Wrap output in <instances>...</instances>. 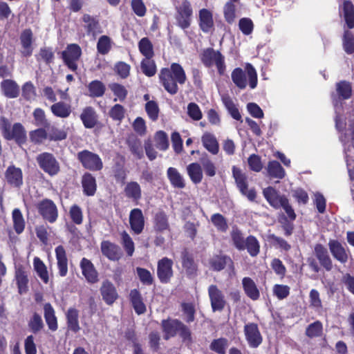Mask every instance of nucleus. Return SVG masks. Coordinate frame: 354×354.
Wrapping results in <instances>:
<instances>
[{
	"instance_id": "nucleus-26",
	"label": "nucleus",
	"mask_w": 354,
	"mask_h": 354,
	"mask_svg": "<svg viewBox=\"0 0 354 354\" xmlns=\"http://www.w3.org/2000/svg\"><path fill=\"white\" fill-rule=\"evenodd\" d=\"M82 274L88 283H94L98 281V274L91 261L83 258L80 262Z\"/></svg>"
},
{
	"instance_id": "nucleus-44",
	"label": "nucleus",
	"mask_w": 354,
	"mask_h": 354,
	"mask_svg": "<svg viewBox=\"0 0 354 354\" xmlns=\"http://www.w3.org/2000/svg\"><path fill=\"white\" fill-rule=\"evenodd\" d=\"M187 174L194 184L200 183L203 180V169L201 165L198 162H192L187 167Z\"/></svg>"
},
{
	"instance_id": "nucleus-50",
	"label": "nucleus",
	"mask_w": 354,
	"mask_h": 354,
	"mask_svg": "<svg viewBox=\"0 0 354 354\" xmlns=\"http://www.w3.org/2000/svg\"><path fill=\"white\" fill-rule=\"evenodd\" d=\"M31 142L35 145H41L48 140L47 131L45 127H40L29 132Z\"/></svg>"
},
{
	"instance_id": "nucleus-1",
	"label": "nucleus",
	"mask_w": 354,
	"mask_h": 354,
	"mask_svg": "<svg viewBox=\"0 0 354 354\" xmlns=\"http://www.w3.org/2000/svg\"><path fill=\"white\" fill-rule=\"evenodd\" d=\"M158 77L165 90L172 95L178 92V84H184L187 80L185 71L178 63H172L169 68H161Z\"/></svg>"
},
{
	"instance_id": "nucleus-64",
	"label": "nucleus",
	"mask_w": 354,
	"mask_h": 354,
	"mask_svg": "<svg viewBox=\"0 0 354 354\" xmlns=\"http://www.w3.org/2000/svg\"><path fill=\"white\" fill-rule=\"evenodd\" d=\"M21 95L26 101H30L36 96V89L32 82H25L21 88Z\"/></svg>"
},
{
	"instance_id": "nucleus-54",
	"label": "nucleus",
	"mask_w": 354,
	"mask_h": 354,
	"mask_svg": "<svg viewBox=\"0 0 354 354\" xmlns=\"http://www.w3.org/2000/svg\"><path fill=\"white\" fill-rule=\"evenodd\" d=\"M145 109L149 118L152 122H156L158 119L160 109L156 101L151 100L147 102Z\"/></svg>"
},
{
	"instance_id": "nucleus-38",
	"label": "nucleus",
	"mask_w": 354,
	"mask_h": 354,
	"mask_svg": "<svg viewBox=\"0 0 354 354\" xmlns=\"http://www.w3.org/2000/svg\"><path fill=\"white\" fill-rule=\"evenodd\" d=\"M45 128L49 141L58 142L64 140L67 138V131L63 129H59L55 125H51L50 123Z\"/></svg>"
},
{
	"instance_id": "nucleus-13",
	"label": "nucleus",
	"mask_w": 354,
	"mask_h": 354,
	"mask_svg": "<svg viewBox=\"0 0 354 354\" xmlns=\"http://www.w3.org/2000/svg\"><path fill=\"white\" fill-rule=\"evenodd\" d=\"M39 213L44 220L55 221L57 218V209L54 202L50 199H44L37 205Z\"/></svg>"
},
{
	"instance_id": "nucleus-20",
	"label": "nucleus",
	"mask_w": 354,
	"mask_h": 354,
	"mask_svg": "<svg viewBox=\"0 0 354 354\" xmlns=\"http://www.w3.org/2000/svg\"><path fill=\"white\" fill-rule=\"evenodd\" d=\"M314 254L320 265L328 272L333 269V261L327 249L322 244L317 243L314 247Z\"/></svg>"
},
{
	"instance_id": "nucleus-49",
	"label": "nucleus",
	"mask_w": 354,
	"mask_h": 354,
	"mask_svg": "<svg viewBox=\"0 0 354 354\" xmlns=\"http://www.w3.org/2000/svg\"><path fill=\"white\" fill-rule=\"evenodd\" d=\"M140 68L143 74L147 77H153L157 72V67L153 57H145L140 63Z\"/></svg>"
},
{
	"instance_id": "nucleus-34",
	"label": "nucleus",
	"mask_w": 354,
	"mask_h": 354,
	"mask_svg": "<svg viewBox=\"0 0 354 354\" xmlns=\"http://www.w3.org/2000/svg\"><path fill=\"white\" fill-rule=\"evenodd\" d=\"M211 268L215 271H221L226 266H228L234 270V263L230 257L227 256H215L212 257L209 261Z\"/></svg>"
},
{
	"instance_id": "nucleus-63",
	"label": "nucleus",
	"mask_w": 354,
	"mask_h": 354,
	"mask_svg": "<svg viewBox=\"0 0 354 354\" xmlns=\"http://www.w3.org/2000/svg\"><path fill=\"white\" fill-rule=\"evenodd\" d=\"M109 86L113 95L116 96L120 101H124L128 95V91L124 86L119 83H112L110 84Z\"/></svg>"
},
{
	"instance_id": "nucleus-3",
	"label": "nucleus",
	"mask_w": 354,
	"mask_h": 354,
	"mask_svg": "<svg viewBox=\"0 0 354 354\" xmlns=\"http://www.w3.org/2000/svg\"><path fill=\"white\" fill-rule=\"evenodd\" d=\"M0 131L3 138L6 140H14L19 146H22L27 141L26 131L20 122L11 124L9 119L0 117Z\"/></svg>"
},
{
	"instance_id": "nucleus-25",
	"label": "nucleus",
	"mask_w": 354,
	"mask_h": 354,
	"mask_svg": "<svg viewBox=\"0 0 354 354\" xmlns=\"http://www.w3.org/2000/svg\"><path fill=\"white\" fill-rule=\"evenodd\" d=\"M198 25L203 32L207 33L214 28L213 15L210 10L203 8L199 10Z\"/></svg>"
},
{
	"instance_id": "nucleus-24",
	"label": "nucleus",
	"mask_w": 354,
	"mask_h": 354,
	"mask_svg": "<svg viewBox=\"0 0 354 354\" xmlns=\"http://www.w3.org/2000/svg\"><path fill=\"white\" fill-rule=\"evenodd\" d=\"M180 321L176 319H163L161 327L164 333V339L167 340L176 335L179 330Z\"/></svg>"
},
{
	"instance_id": "nucleus-6",
	"label": "nucleus",
	"mask_w": 354,
	"mask_h": 354,
	"mask_svg": "<svg viewBox=\"0 0 354 354\" xmlns=\"http://www.w3.org/2000/svg\"><path fill=\"white\" fill-rule=\"evenodd\" d=\"M232 176L240 193L247 197L249 201H254L257 197V192L254 187L248 189V176L245 173L236 166L232 167Z\"/></svg>"
},
{
	"instance_id": "nucleus-57",
	"label": "nucleus",
	"mask_w": 354,
	"mask_h": 354,
	"mask_svg": "<svg viewBox=\"0 0 354 354\" xmlns=\"http://www.w3.org/2000/svg\"><path fill=\"white\" fill-rule=\"evenodd\" d=\"M32 116L35 121L34 124L37 127H46L50 123L46 118L45 111L41 108L35 109Z\"/></svg>"
},
{
	"instance_id": "nucleus-10",
	"label": "nucleus",
	"mask_w": 354,
	"mask_h": 354,
	"mask_svg": "<svg viewBox=\"0 0 354 354\" xmlns=\"http://www.w3.org/2000/svg\"><path fill=\"white\" fill-rule=\"evenodd\" d=\"M193 10L188 0H183L181 4L177 8L176 19L177 25L182 29H187L190 26L191 17Z\"/></svg>"
},
{
	"instance_id": "nucleus-39",
	"label": "nucleus",
	"mask_w": 354,
	"mask_h": 354,
	"mask_svg": "<svg viewBox=\"0 0 354 354\" xmlns=\"http://www.w3.org/2000/svg\"><path fill=\"white\" fill-rule=\"evenodd\" d=\"M44 318L46 322L52 331H55L58 328L57 319L55 316V312L50 303H46L44 306Z\"/></svg>"
},
{
	"instance_id": "nucleus-35",
	"label": "nucleus",
	"mask_w": 354,
	"mask_h": 354,
	"mask_svg": "<svg viewBox=\"0 0 354 354\" xmlns=\"http://www.w3.org/2000/svg\"><path fill=\"white\" fill-rule=\"evenodd\" d=\"M82 21L86 24L84 28L88 35H91L95 37L97 34L101 32L99 21L95 17L88 14H84L82 17Z\"/></svg>"
},
{
	"instance_id": "nucleus-55",
	"label": "nucleus",
	"mask_w": 354,
	"mask_h": 354,
	"mask_svg": "<svg viewBox=\"0 0 354 354\" xmlns=\"http://www.w3.org/2000/svg\"><path fill=\"white\" fill-rule=\"evenodd\" d=\"M34 268L36 270L37 274L40 279L45 283L48 282V274L46 269V266L43 261L38 257H35L33 261Z\"/></svg>"
},
{
	"instance_id": "nucleus-58",
	"label": "nucleus",
	"mask_w": 354,
	"mask_h": 354,
	"mask_svg": "<svg viewBox=\"0 0 354 354\" xmlns=\"http://www.w3.org/2000/svg\"><path fill=\"white\" fill-rule=\"evenodd\" d=\"M111 48V40L109 36H101L97 43V52L101 55H106Z\"/></svg>"
},
{
	"instance_id": "nucleus-23",
	"label": "nucleus",
	"mask_w": 354,
	"mask_h": 354,
	"mask_svg": "<svg viewBox=\"0 0 354 354\" xmlns=\"http://www.w3.org/2000/svg\"><path fill=\"white\" fill-rule=\"evenodd\" d=\"M100 290L103 300L107 305L113 304L118 297L115 287L108 280L102 282Z\"/></svg>"
},
{
	"instance_id": "nucleus-45",
	"label": "nucleus",
	"mask_w": 354,
	"mask_h": 354,
	"mask_svg": "<svg viewBox=\"0 0 354 354\" xmlns=\"http://www.w3.org/2000/svg\"><path fill=\"white\" fill-rule=\"evenodd\" d=\"M129 297L135 311L138 315L143 314L146 311V306L142 301L140 292L137 289L131 290Z\"/></svg>"
},
{
	"instance_id": "nucleus-11",
	"label": "nucleus",
	"mask_w": 354,
	"mask_h": 354,
	"mask_svg": "<svg viewBox=\"0 0 354 354\" xmlns=\"http://www.w3.org/2000/svg\"><path fill=\"white\" fill-rule=\"evenodd\" d=\"M208 295L213 312L222 311L226 304L222 291L216 285H211L208 288Z\"/></svg>"
},
{
	"instance_id": "nucleus-8",
	"label": "nucleus",
	"mask_w": 354,
	"mask_h": 354,
	"mask_svg": "<svg viewBox=\"0 0 354 354\" xmlns=\"http://www.w3.org/2000/svg\"><path fill=\"white\" fill-rule=\"evenodd\" d=\"M36 161L40 169L50 176H55L60 171L59 163L51 153L43 152L38 154Z\"/></svg>"
},
{
	"instance_id": "nucleus-2",
	"label": "nucleus",
	"mask_w": 354,
	"mask_h": 354,
	"mask_svg": "<svg viewBox=\"0 0 354 354\" xmlns=\"http://www.w3.org/2000/svg\"><path fill=\"white\" fill-rule=\"evenodd\" d=\"M340 9L347 28L342 35V47L346 54L351 55L354 53V33L351 30L354 28V5L351 0H344Z\"/></svg>"
},
{
	"instance_id": "nucleus-16",
	"label": "nucleus",
	"mask_w": 354,
	"mask_h": 354,
	"mask_svg": "<svg viewBox=\"0 0 354 354\" xmlns=\"http://www.w3.org/2000/svg\"><path fill=\"white\" fill-rule=\"evenodd\" d=\"M80 118L86 129H93L99 124L98 114L91 106H86L82 109Z\"/></svg>"
},
{
	"instance_id": "nucleus-28",
	"label": "nucleus",
	"mask_w": 354,
	"mask_h": 354,
	"mask_svg": "<svg viewBox=\"0 0 354 354\" xmlns=\"http://www.w3.org/2000/svg\"><path fill=\"white\" fill-rule=\"evenodd\" d=\"M201 142L204 148L212 155H217L219 152V144L216 136L209 132H205L201 137Z\"/></svg>"
},
{
	"instance_id": "nucleus-41",
	"label": "nucleus",
	"mask_w": 354,
	"mask_h": 354,
	"mask_svg": "<svg viewBox=\"0 0 354 354\" xmlns=\"http://www.w3.org/2000/svg\"><path fill=\"white\" fill-rule=\"evenodd\" d=\"M15 279L19 289V294H24L28 290V274L22 266L16 268Z\"/></svg>"
},
{
	"instance_id": "nucleus-18",
	"label": "nucleus",
	"mask_w": 354,
	"mask_h": 354,
	"mask_svg": "<svg viewBox=\"0 0 354 354\" xmlns=\"http://www.w3.org/2000/svg\"><path fill=\"white\" fill-rule=\"evenodd\" d=\"M173 262L171 259L165 257L158 263L157 274L162 283H167L173 276Z\"/></svg>"
},
{
	"instance_id": "nucleus-29",
	"label": "nucleus",
	"mask_w": 354,
	"mask_h": 354,
	"mask_svg": "<svg viewBox=\"0 0 354 354\" xmlns=\"http://www.w3.org/2000/svg\"><path fill=\"white\" fill-rule=\"evenodd\" d=\"M83 193L87 196H94L97 190L95 178L89 172H86L82 177Z\"/></svg>"
},
{
	"instance_id": "nucleus-53",
	"label": "nucleus",
	"mask_w": 354,
	"mask_h": 354,
	"mask_svg": "<svg viewBox=\"0 0 354 354\" xmlns=\"http://www.w3.org/2000/svg\"><path fill=\"white\" fill-rule=\"evenodd\" d=\"M323 333V325L320 321L309 324L306 328L305 334L309 338L321 337Z\"/></svg>"
},
{
	"instance_id": "nucleus-22",
	"label": "nucleus",
	"mask_w": 354,
	"mask_h": 354,
	"mask_svg": "<svg viewBox=\"0 0 354 354\" xmlns=\"http://www.w3.org/2000/svg\"><path fill=\"white\" fill-rule=\"evenodd\" d=\"M22 50L21 51L24 57H28L32 55L33 48V33L30 28L24 29L19 37Z\"/></svg>"
},
{
	"instance_id": "nucleus-42",
	"label": "nucleus",
	"mask_w": 354,
	"mask_h": 354,
	"mask_svg": "<svg viewBox=\"0 0 354 354\" xmlns=\"http://www.w3.org/2000/svg\"><path fill=\"white\" fill-rule=\"evenodd\" d=\"M86 87L88 91V96L92 98L101 97L106 92L105 84L97 80L89 82Z\"/></svg>"
},
{
	"instance_id": "nucleus-60",
	"label": "nucleus",
	"mask_w": 354,
	"mask_h": 354,
	"mask_svg": "<svg viewBox=\"0 0 354 354\" xmlns=\"http://www.w3.org/2000/svg\"><path fill=\"white\" fill-rule=\"evenodd\" d=\"M234 1H227L223 8V14L225 21L231 24L236 17V6Z\"/></svg>"
},
{
	"instance_id": "nucleus-43",
	"label": "nucleus",
	"mask_w": 354,
	"mask_h": 354,
	"mask_svg": "<svg viewBox=\"0 0 354 354\" xmlns=\"http://www.w3.org/2000/svg\"><path fill=\"white\" fill-rule=\"evenodd\" d=\"M182 264L183 267L185 269L187 275L189 277H194L196 274L197 266L195 263L192 256L189 254L186 250H184L182 252Z\"/></svg>"
},
{
	"instance_id": "nucleus-56",
	"label": "nucleus",
	"mask_w": 354,
	"mask_h": 354,
	"mask_svg": "<svg viewBox=\"0 0 354 354\" xmlns=\"http://www.w3.org/2000/svg\"><path fill=\"white\" fill-rule=\"evenodd\" d=\"M201 163L206 176L213 177L216 175V167L215 164L210 160L207 154L201 158Z\"/></svg>"
},
{
	"instance_id": "nucleus-17",
	"label": "nucleus",
	"mask_w": 354,
	"mask_h": 354,
	"mask_svg": "<svg viewBox=\"0 0 354 354\" xmlns=\"http://www.w3.org/2000/svg\"><path fill=\"white\" fill-rule=\"evenodd\" d=\"M263 194L268 203L275 209L281 208L287 198L285 195H281L279 191L271 186L263 189Z\"/></svg>"
},
{
	"instance_id": "nucleus-36",
	"label": "nucleus",
	"mask_w": 354,
	"mask_h": 354,
	"mask_svg": "<svg viewBox=\"0 0 354 354\" xmlns=\"http://www.w3.org/2000/svg\"><path fill=\"white\" fill-rule=\"evenodd\" d=\"M335 89L339 100H346L350 99L352 96V84L348 81L341 80L337 82Z\"/></svg>"
},
{
	"instance_id": "nucleus-12",
	"label": "nucleus",
	"mask_w": 354,
	"mask_h": 354,
	"mask_svg": "<svg viewBox=\"0 0 354 354\" xmlns=\"http://www.w3.org/2000/svg\"><path fill=\"white\" fill-rule=\"evenodd\" d=\"M245 339L252 348L258 347L263 341L258 325L255 323H248L244 326Z\"/></svg>"
},
{
	"instance_id": "nucleus-33",
	"label": "nucleus",
	"mask_w": 354,
	"mask_h": 354,
	"mask_svg": "<svg viewBox=\"0 0 354 354\" xmlns=\"http://www.w3.org/2000/svg\"><path fill=\"white\" fill-rule=\"evenodd\" d=\"M242 285L245 295L251 299L255 301L260 297V292L254 281L250 277L242 279Z\"/></svg>"
},
{
	"instance_id": "nucleus-5",
	"label": "nucleus",
	"mask_w": 354,
	"mask_h": 354,
	"mask_svg": "<svg viewBox=\"0 0 354 354\" xmlns=\"http://www.w3.org/2000/svg\"><path fill=\"white\" fill-rule=\"evenodd\" d=\"M200 59L206 68L216 66L219 75L222 76L226 71L225 56L218 50L207 48L200 55Z\"/></svg>"
},
{
	"instance_id": "nucleus-59",
	"label": "nucleus",
	"mask_w": 354,
	"mask_h": 354,
	"mask_svg": "<svg viewBox=\"0 0 354 354\" xmlns=\"http://www.w3.org/2000/svg\"><path fill=\"white\" fill-rule=\"evenodd\" d=\"M245 248L252 257L258 255L260 251V245L257 239L253 236H249L246 239Z\"/></svg>"
},
{
	"instance_id": "nucleus-32",
	"label": "nucleus",
	"mask_w": 354,
	"mask_h": 354,
	"mask_svg": "<svg viewBox=\"0 0 354 354\" xmlns=\"http://www.w3.org/2000/svg\"><path fill=\"white\" fill-rule=\"evenodd\" d=\"M55 254L59 274L62 277H65L68 272V259L64 247L62 245L57 246L55 248Z\"/></svg>"
},
{
	"instance_id": "nucleus-46",
	"label": "nucleus",
	"mask_w": 354,
	"mask_h": 354,
	"mask_svg": "<svg viewBox=\"0 0 354 354\" xmlns=\"http://www.w3.org/2000/svg\"><path fill=\"white\" fill-rule=\"evenodd\" d=\"M267 171L269 176L274 178L282 179L286 175L284 169L277 160H271L268 162Z\"/></svg>"
},
{
	"instance_id": "nucleus-14",
	"label": "nucleus",
	"mask_w": 354,
	"mask_h": 354,
	"mask_svg": "<svg viewBox=\"0 0 354 354\" xmlns=\"http://www.w3.org/2000/svg\"><path fill=\"white\" fill-rule=\"evenodd\" d=\"M330 252L334 259L341 263H346L351 257L350 251L337 240H330L328 242Z\"/></svg>"
},
{
	"instance_id": "nucleus-48",
	"label": "nucleus",
	"mask_w": 354,
	"mask_h": 354,
	"mask_svg": "<svg viewBox=\"0 0 354 354\" xmlns=\"http://www.w3.org/2000/svg\"><path fill=\"white\" fill-rule=\"evenodd\" d=\"M222 102L224 104L225 107L227 109L228 113L230 114L232 118L236 120H241V115L239 111V109L236 107V104L234 103L232 99L229 95H224L222 96Z\"/></svg>"
},
{
	"instance_id": "nucleus-15",
	"label": "nucleus",
	"mask_w": 354,
	"mask_h": 354,
	"mask_svg": "<svg viewBox=\"0 0 354 354\" xmlns=\"http://www.w3.org/2000/svg\"><path fill=\"white\" fill-rule=\"evenodd\" d=\"M125 144L127 145L131 153L136 159L141 160L144 158L142 143L138 136L133 133L129 134L126 138Z\"/></svg>"
},
{
	"instance_id": "nucleus-52",
	"label": "nucleus",
	"mask_w": 354,
	"mask_h": 354,
	"mask_svg": "<svg viewBox=\"0 0 354 354\" xmlns=\"http://www.w3.org/2000/svg\"><path fill=\"white\" fill-rule=\"evenodd\" d=\"M155 145L160 151H165L169 147V140L167 133L162 130L158 131L154 135Z\"/></svg>"
},
{
	"instance_id": "nucleus-37",
	"label": "nucleus",
	"mask_w": 354,
	"mask_h": 354,
	"mask_svg": "<svg viewBox=\"0 0 354 354\" xmlns=\"http://www.w3.org/2000/svg\"><path fill=\"white\" fill-rule=\"evenodd\" d=\"M125 196L136 203L141 199L142 190L140 185L136 181L128 183L124 189Z\"/></svg>"
},
{
	"instance_id": "nucleus-47",
	"label": "nucleus",
	"mask_w": 354,
	"mask_h": 354,
	"mask_svg": "<svg viewBox=\"0 0 354 354\" xmlns=\"http://www.w3.org/2000/svg\"><path fill=\"white\" fill-rule=\"evenodd\" d=\"M37 62H43L47 66L54 62L55 53L52 47H41L37 55H35Z\"/></svg>"
},
{
	"instance_id": "nucleus-61",
	"label": "nucleus",
	"mask_w": 354,
	"mask_h": 354,
	"mask_svg": "<svg viewBox=\"0 0 354 354\" xmlns=\"http://www.w3.org/2000/svg\"><path fill=\"white\" fill-rule=\"evenodd\" d=\"M228 346L227 339L221 337L214 339L210 344V349L218 354H225L226 348Z\"/></svg>"
},
{
	"instance_id": "nucleus-19",
	"label": "nucleus",
	"mask_w": 354,
	"mask_h": 354,
	"mask_svg": "<svg viewBox=\"0 0 354 354\" xmlns=\"http://www.w3.org/2000/svg\"><path fill=\"white\" fill-rule=\"evenodd\" d=\"M101 252L104 256L111 261H118L122 256L120 248L109 241H103L101 243Z\"/></svg>"
},
{
	"instance_id": "nucleus-62",
	"label": "nucleus",
	"mask_w": 354,
	"mask_h": 354,
	"mask_svg": "<svg viewBox=\"0 0 354 354\" xmlns=\"http://www.w3.org/2000/svg\"><path fill=\"white\" fill-rule=\"evenodd\" d=\"M125 109L124 106L120 104H116L111 108L109 111V117L114 121L121 122L124 118Z\"/></svg>"
},
{
	"instance_id": "nucleus-30",
	"label": "nucleus",
	"mask_w": 354,
	"mask_h": 354,
	"mask_svg": "<svg viewBox=\"0 0 354 354\" xmlns=\"http://www.w3.org/2000/svg\"><path fill=\"white\" fill-rule=\"evenodd\" d=\"M50 109L54 116L60 118H66L72 113L71 105L63 101L54 102Z\"/></svg>"
},
{
	"instance_id": "nucleus-40",
	"label": "nucleus",
	"mask_w": 354,
	"mask_h": 354,
	"mask_svg": "<svg viewBox=\"0 0 354 354\" xmlns=\"http://www.w3.org/2000/svg\"><path fill=\"white\" fill-rule=\"evenodd\" d=\"M67 326L69 330L77 333L80 330L79 324V311L75 308H70L66 313Z\"/></svg>"
},
{
	"instance_id": "nucleus-7",
	"label": "nucleus",
	"mask_w": 354,
	"mask_h": 354,
	"mask_svg": "<svg viewBox=\"0 0 354 354\" xmlns=\"http://www.w3.org/2000/svg\"><path fill=\"white\" fill-rule=\"evenodd\" d=\"M77 158L82 167L92 171H98L103 168V162L100 156L89 150L84 149L79 151Z\"/></svg>"
},
{
	"instance_id": "nucleus-9",
	"label": "nucleus",
	"mask_w": 354,
	"mask_h": 354,
	"mask_svg": "<svg viewBox=\"0 0 354 354\" xmlns=\"http://www.w3.org/2000/svg\"><path fill=\"white\" fill-rule=\"evenodd\" d=\"M82 52L80 46L77 44H68L66 49L62 53V59L64 64L73 72L78 68L77 62L82 56Z\"/></svg>"
},
{
	"instance_id": "nucleus-27",
	"label": "nucleus",
	"mask_w": 354,
	"mask_h": 354,
	"mask_svg": "<svg viewBox=\"0 0 354 354\" xmlns=\"http://www.w3.org/2000/svg\"><path fill=\"white\" fill-rule=\"evenodd\" d=\"M0 86L2 93L8 98H17L19 95V86L12 80H3Z\"/></svg>"
},
{
	"instance_id": "nucleus-4",
	"label": "nucleus",
	"mask_w": 354,
	"mask_h": 354,
	"mask_svg": "<svg viewBox=\"0 0 354 354\" xmlns=\"http://www.w3.org/2000/svg\"><path fill=\"white\" fill-rule=\"evenodd\" d=\"M247 77L248 78L250 88L252 89L255 88L258 83L257 73L255 68L250 63H247L244 69L241 67H236L231 73L232 82L241 90H243L247 87Z\"/></svg>"
},
{
	"instance_id": "nucleus-51",
	"label": "nucleus",
	"mask_w": 354,
	"mask_h": 354,
	"mask_svg": "<svg viewBox=\"0 0 354 354\" xmlns=\"http://www.w3.org/2000/svg\"><path fill=\"white\" fill-rule=\"evenodd\" d=\"M138 49L145 57H153L154 56L153 46L148 37H143L139 41Z\"/></svg>"
},
{
	"instance_id": "nucleus-31",
	"label": "nucleus",
	"mask_w": 354,
	"mask_h": 354,
	"mask_svg": "<svg viewBox=\"0 0 354 354\" xmlns=\"http://www.w3.org/2000/svg\"><path fill=\"white\" fill-rule=\"evenodd\" d=\"M167 176L174 188L184 189L185 187V179L176 168L169 167L167 170Z\"/></svg>"
},
{
	"instance_id": "nucleus-21",
	"label": "nucleus",
	"mask_w": 354,
	"mask_h": 354,
	"mask_svg": "<svg viewBox=\"0 0 354 354\" xmlns=\"http://www.w3.org/2000/svg\"><path fill=\"white\" fill-rule=\"evenodd\" d=\"M5 178L10 185L20 187L23 184L22 170L15 165H10L6 170Z\"/></svg>"
}]
</instances>
